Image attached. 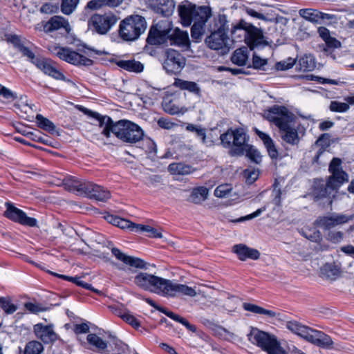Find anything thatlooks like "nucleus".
Returning a JSON list of instances; mask_svg holds the SVG:
<instances>
[{
    "label": "nucleus",
    "instance_id": "1",
    "mask_svg": "<svg viewBox=\"0 0 354 354\" xmlns=\"http://www.w3.org/2000/svg\"><path fill=\"white\" fill-rule=\"evenodd\" d=\"M353 219L354 214L333 212L327 215L318 216L314 224L326 232L325 238L327 241L337 244L344 239V234L342 231L335 228L346 224Z\"/></svg>",
    "mask_w": 354,
    "mask_h": 354
},
{
    "label": "nucleus",
    "instance_id": "2",
    "mask_svg": "<svg viewBox=\"0 0 354 354\" xmlns=\"http://www.w3.org/2000/svg\"><path fill=\"white\" fill-rule=\"evenodd\" d=\"M10 41L14 45L15 48L20 52L24 57H26L28 61L32 63L44 74L55 80L66 81L65 76L57 69L53 62L41 56H36L32 50L28 46H26L18 36H12ZM67 82H70V80H67Z\"/></svg>",
    "mask_w": 354,
    "mask_h": 354
},
{
    "label": "nucleus",
    "instance_id": "3",
    "mask_svg": "<svg viewBox=\"0 0 354 354\" xmlns=\"http://www.w3.org/2000/svg\"><path fill=\"white\" fill-rule=\"evenodd\" d=\"M342 160L334 158L331 160L328 170L331 175L328 177L327 183L317 185L314 189V195L317 198H328L334 196L342 185L348 181V174L342 169Z\"/></svg>",
    "mask_w": 354,
    "mask_h": 354
},
{
    "label": "nucleus",
    "instance_id": "4",
    "mask_svg": "<svg viewBox=\"0 0 354 354\" xmlns=\"http://www.w3.org/2000/svg\"><path fill=\"white\" fill-rule=\"evenodd\" d=\"M231 35L232 41H244L251 50L268 44L265 39L263 31L243 19H241L232 27Z\"/></svg>",
    "mask_w": 354,
    "mask_h": 354
},
{
    "label": "nucleus",
    "instance_id": "5",
    "mask_svg": "<svg viewBox=\"0 0 354 354\" xmlns=\"http://www.w3.org/2000/svg\"><path fill=\"white\" fill-rule=\"evenodd\" d=\"M64 185L65 189L69 192L99 201H106L111 198L109 191L91 182L70 178L65 181Z\"/></svg>",
    "mask_w": 354,
    "mask_h": 354
},
{
    "label": "nucleus",
    "instance_id": "6",
    "mask_svg": "<svg viewBox=\"0 0 354 354\" xmlns=\"http://www.w3.org/2000/svg\"><path fill=\"white\" fill-rule=\"evenodd\" d=\"M247 336L252 344L260 347L268 354H286L274 335L260 330L257 328H252Z\"/></svg>",
    "mask_w": 354,
    "mask_h": 354
},
{
    "label": "nucleus",
    "instance_id": "7",
    "mask_svg": "<svg viewBox=\"0 0 354 354\" xmlns=\"http://www.w3.org/2000/svg\"><path fill=\"white\" fill-rule=\"evenodd\" d=\"M147 21L145 17L133 15L120 21L119 36L124 41L137 39L146 30Z\"/></svg>",
    "mask_w": 354,
    "mask_h": 354
},
{
    "label": "nucleus",
    "instance_id": "8",
    "mask_svg": "<svg viewBox=\"0 0 354 354\" xmlns=\"http://www.w3.org/2000/svg\"><path fill=\"white\" fill-rule=\"evenodd\" d=\"M178 12L181 24L189 26L192 22L202 19H209L212 16L211 8L207 6L196 7L188 1L181 2L178 6Z\"/></svg>",
    "mask_w": 354,
    "mask_h": 354
},
{
    "label": "nucleus",
    "instance_id": "9",
    "mask_svg": "<svg viewBox=\"0 0 354 354\" xmlns=\"http://www.w3.org/2000/svg\"><path fill=\"white\" fill-rule=\"evenodd\" d=\"M221 145L225 148L234 147L231 151L232 155L242 156L248 144V136L242 128L230 129L220 136Z\"/></svg>",
    "mask_w": 354,
    "mask_h": 354
},
{
    "label": "nucleus",
    "instance_id": "10",
    "mask_svg": "<svg viewBox=\"0 0 354 354\" xmlns=\"http://www.w3.org/2000/svg\"><path fill=\"white\" fill-rule=\"evenodd\" d=\"M113 134L120 140L127 143H136L142 139L144 132L136 124L126 120L115 122Z\"/></svg>",
    "mask_w": 354,
    "mask_h": 354
},
{
    "label": "nucleus",
    "instance_id": "11",
    "mask_svg": "<svg viewBox=\"0 0 354 354\" xmlns=\"http://www.w3.org/2000/svg\"><path fill=\"white\" fill-rule=\"evenodd\" d=\"M264 118L279 129L286 128L293 120V114L283 106L274 105L264 112Z\"/></svg>",
    "mask_w": 354,
    "mask_h": 354
},
{
    "label": "nucleus",
    "instance_id": "12",
    "mask_svg": "<svg viewBox=\"0 0 354 354\" xmlns=\"http://www.w3.org/2000/svg\"><path fill=\"white\" fill-rule=\"evenodd\" d=\"M173 26L169 20H162L152 26L149 31L147 42L150 45H160L167 41Z\"/></svg>",
    "mask_w": 354,
    "mask_h": 354
},
{
    "label": "nucleus",
    "instance_id": "13",
    "mask_svg": "<svg viewBox=\"0 0 354 354\" xmlns=\"http://www.w3.org/2000/svg\"><path fill=\"white\" fill-rule=\"evenodd\" d=\"M185 58L177 50L167 49L164 54L162 67L167 74L177 75L185 67Z\"/></svg>",
    "mask_w": 354,
    "mask_h": 354
},
{
    "label": "nucleus",
    "instance_id": "14",
    "mask_svg": "<svg viewBox=\"0 0 354 354\" xmlns=\"http://www.w3.org/2000/svg\"><path fill=\"white\" fill-rule=\"evenodd\" d=\"M50 50L59 59L72 64L90 66L93 64L91 59L72 50L69 48L53 46Z\"/></svg>",
    "mask_w": 354,
    "mask_h": 354
},
{
    "label": "nucleus",
    "instance_id": "15",
    "mask_svg": "<svg viewBox=\"0 0 354 354\" xmlns=\"http://www.w3.org/2000/svg\"><path fill=\"white\" fill-rule=\"evenodd\" d=\"M117 21L113 15H94L88 22L90 30L100 35H105Z\"/></svg>",
    "mask_w": 354,
    "mask_h": 354
},
{
    "label": "nucleus",
    "instance_id": "16",
    "mask_svg": "<svg viewBox=\"0 0 354 354\" xmlns=\"http://www.w3.org/2000/svg\"><path fill=\"white\" fill-rule=\"evenodd\" d=\"M76 108L84 114L96 119L99 122L100 127L103 128L102 134L106 138H109L111 133H113V128L115 122H114L110 117L102 115L100 113L93 112L81 105H77Z\"/></svg>",
    "mask_w": 354,
    "mask_h": 354
},
{
    "label": "nucleus",
    "instance_id": "17",
    "mask_svg": "<svg viewBox=\"0 0 354 354\" xmlns=\"http://www.w3.org/2000/svg\"><path fill=\"white\" fill-rule=\"evenodd\" d=\"M6 206L7 209L4 212V215L8 218L29 227L37 225V221L35 218L28 217L24 212L17 208L10 203H6Z\"/></svg>",
    "mask_w": 354,
    "mask_h": 354
},
{
    "label": "nucleus",
    "instance_id": "18",
    "mask_svg": "<svg viewBox=\"0 0 354 354\" xmlns=\"http://www.w3.org/2000/svg\"><path fill=\"white\" fill-rule=\"evenodd\" d=\"M148 8L162 17L171 16L175 9L174 0H144Z\"/></svg>",
    "mask_w": 354,
    "mask_h": 354
},
{
    "label": "nucleus",
    "instance_id": "19",
    "mask_svg": "<svg viewBox=\"0 0 354 354\" xmlns=\"http://www.w3.org/2000/svg\"><path fill=\"white\" fill-rule=\"evenodd\" d=\"M207 46L213 50L226 53L230 50L229 37L226 33L212 32L205 39Z\"/></svg>",
    "mask_w": 354,
    "mask_h": 354
},
{
    "label": "nucleus",
    "instance_id": "20",
    "mask_svg": "<svg viewBox=\"0 0 354 354\" xmlns=\"http://www.w3.org/2000/svg\"><path fill=\"white\" fill-rule=\"evenodd\" d=\"M44 28L46 32L61 30V34L66 35L70 34L71 27L68 20L61 16L52 17L44 25Z\"/></svg>",
    "mask_w": 354,
    "mask_h": 354
},
{
    "label": "nucleus",
    "instance_id": "21",
    "mask_svg": "<svg viewBox=\"0 0 354 354\" xmlns=\"http://www.w3.org/2000/svg\"><path fill=\"white\" fill-rule=\"evenodd\" d=\"M111 252L117 259L122 261L126 265L136 268L147 269V263L140 258L128 256L116 248H112Z\"/></svg>",
    "mask_w": 354,
    "mask_h": 354
},
{
    "label": "nucleus",
    "instance_id": "22",
    "mask_svg": "<svg viewBox=\"0 0 354 354\" xmlns=\"http://www.w3.org/2000/svg\"><path fill=\"white\" fill-rule=\"evenodd\" d=\"M306 340L322 348H329L333 343L330 336L313 328H311Z\"/></svg>",
    "mask_w": 354,
    "mask_h": 354
},
{
    "label": "nucleus",
    "instance_id": "23",
    "mask_svg": "<svg viewBox=\"0 0 354 354\" xmlns=\"http://www.w3.org/2000/svg\"><path fill=\"white\" fill-rule=\"evenodd\" d=\"M232 252L238 256L241 261H245L248 259L257 260L260 257V252L257 249L249 248L244 244L234 245Z\"/></svg>",
    "mask_w": 354,
    "mask_h": 354
},
{
    "label": "nucleus",
    "instance_id": "24",
    "mask_svg": "<svg viewBox=\"0 0 354 354\" xmlns=\"http://www.w3.org/2000/svg\"><path fill=\"white\" fill-rule=\"evenodd\" d=\"M34 331L37 337L45 344L51 343L57 339V335L49 326L37 324L34 326Z\"/></svg>",
    "mask_w": 354,
    "mask_h": 354
},
{
    "label": "nucleus",
    "instance_id": "25",
    "mask_svg": "<svg viewBox=\"0 0 354 354\" xmlns=\"http://www.w3.org/2000/svg\"><path fill=\"white\" fill-rule=\"evenodd\" d=\"M168 39L171 45H176L179 47L188 48L190 46V41L187 31H183L178 28L173 30L171 33L169 34Z\"/></svg>",
    "mask_w": 354,
    "mask_h": 354
},
{
    "label": "nucleus",
    "instance_id": "26",
    "mask_svg": "<svg viewBox=\"0 0 354 354\" xmlns=\"http://www.w3.org/2000/svg\"><path fill=\"white\" fill-rule=\"evenodd\" d=\"M171 284V280L156 276L149 291L158 295L169 296Z\"/></svg>",
    "mask_w": 354,
    "mask_h": 354
},
{
    "label": "nucleus",
    "instance_id": "27",
    "mask_svg": "<svg viewBox=\"0 0 354 354\" xmlns=\"http://www.w3.org/2000/svg\"><path fill=\"white\" fill-rule=\"evenodd\" d=\"M229 30L228 21L225 15H218L214 17L209 25V30L212 32L227 33Z\"/></svg>",
    "mask_w": 354,
    "mask_h": 354
},
{
    "label": "nucleus",
    "instance_id": "28",
    "mask_svg": "<svg viewBox=\"0 0 354 354\" xmlns=\"http://www.w3.org/2000/svg\"><path fill=\"white\" fill-rule=\"evenodd\" d=\"M254 132L259 136V138L262 140L265 147L266 148L269 156L271 158L274 159L278 156V151L275 147L274 142L272 139L270 137V136L258 129H254Z\"/></svg>",
    "mask_w": 354,
    "mask_h": 354
},
{
    "label": "nucleus",
    "instance_id": "29",
    "mask_svg": "<svg viewBox=\"0 0 354 354\" xmlns=\"http://www.w3.org/2000/svg\"><path fill=\"white\" fill-rule=\"evenodd\" d=\"M185 129L187 131L195 133V135L201 140L202 143L205 145L211 147L214 145L213 140L207 136L206 129L201 125L187 124Z\"/></svg>",
    "mask_w": 354,
    "mask_h": 354
},
{
    "label": "nucleus",
    "instance_id": "30",
    "mask_svg": "<svg viewBox=\"0 0 354 354\" xmlns=\"http://www.w3.org/2000/svg\"><path fill=\"white\" fill-rule=\"evenodd\" d=\"M156 275L147 272H140L134 278L135 284L140 288L149 291Z\"/></svg>",
    "mask_w": 354,
    "mask_h": 354
},
{
    "label": "nucleus",
    "instance_id": "31",
    "mask_svg": "<svg viewBox=\"0 0 354 354\" xmlns=\"http://www.w3.org/2000/svg\"><path fill=\"white\" fill-rule=\"evenodd\" d=\"M178 293L191 297L196 295V292L194 288L186 285L176 283L171 281L169 296L175 297Z\"/></svg>",
    "mask_w": 354,
    "mask_h": 354
},
{
    "label": "nucleus",
    "instance_id": "32",
    "mask_svg": "<svg viewBox=\"0 0 354 354\" xmlns=\"http://www.w3.org/2000/svg\"><path fill=\"white\" fill-rule=\"evenodd\" d=\"M286 326L288 330L301 337L306 340L307 339L311 330V328L302 325L297 321L287 322Z\"/></svg>",
    "mask_w": 354,
    "mask_h": 354
},
{
    "label": "nucleus",
    "instance_id": "33",
    "mask_svg": "<svg viewBox=\"0 0 354 354\" xmlns=\"http://www.w3.org/2000/svg\"><path fill=\"white\" fill-rule=\"evenodd\" d=\"M279 130L283 141L292 145L298 143L299 136L297 131L292 127L290 124H287L286 128H281Z\"/></svg>",
    "mask_w": 354,
    "mask_h": 354
},
{
    "label": "nucleus",
    "instance_id": "34",
    "mask_svg": "<svg viewBox=\"0 0 354 354\" xmlns=\"http://www.w3.org/2000/svg\"><path fill=\"white\" fill-rule=\"evenodd\" d=\"M116 64L120 68L133 73H140L144 68L141 62L134 59L119 60L116 62Z\"/></svg>",
    "mask_w": 354,
    "mask_h": 354
},
{
    "label": "nucleus",
    "instance_id": "35",
    "mask_svg": "<svg viewBox=\"0 0 354 354\" xmlns=\"http://www.w3.org/2000/svg\"><path fill=\"white\" fill-rule=\"evenodd\" d=\"M86 340L93 347V351L105 353L106 348H108V344L95 333L88 334Z\"/></svg>",
    "mask_w": 354,
    "mask_h": 354
},
{
    "label": "nucleus",
    "instance_id": "36",
    "mask_svg": "<svg viewBox=\"0 0 354 354\" xmlns=\"http://www.w3.org/2000/svg\"><path fill=\"white\" fill-rule=\"evenodd\" d=\"M248 59V50L246 47H242L236 49L231 57L232 62L239 66H245Z\"/></svg>",
    "mask_w": 354,
    "mask_h": 354
},
{
    "label": "nucleus",
    "instance_id": "37",
    "mask_svg": "<svg viewBox=\"0 0 354 354\" xmlns=\"http://www.w3.org/2000/svg\"><path fill=\"white\" fill-rule=\"evenodd\" d=\"M297 67L300 71H312L316 67L315 59L311 55H305L299 59Z\"/></svg>",
    "mask_w": 354,
    "mask_h": 354
},
{
    "label": "nucleus",
    "instance_id": "38",
    "mask_svg": "<svg viewBox=\"0 0 354 354\" xmlns=\"http://www.w3.org/2000/svg\"><path fill=\"white\" fill-rule=\"evenodd\" d=\"M160 311L163 313L165 315H166L167 317H170L173 320L180 323L183 326H185L189 330L196 333V327L194 325L191 324L187 319L183 318V317L174 313L171 311H169L165 308H160Z\"/></svg>",
    "mask_w": 354,
    "mask_h": 354
},
{
    "label": "nucleus",
    "instance_id": "39",
    "mask_svg": "<svg viewBox=\"0 0 354 354\" xmlns=\"http://www.w3.org/2000/svg\"><path fill=\"white\" fill-rule=\"evenodd\" d=\"M127 348V345L118 339H114L112 344L108 345L106 348L105 354H124Z\"/></svg>",
    "mask_w": 354,
    "mask_h": 354
},
{
    "label": "nucleus",
    "instance_id": "40",
    "mask_svg": "<svg viewBox=\"0 0 354 354\" xmlns=\"http://www.w3.org/2000/svg\"><path fill=\"white\" fill-rule=\"evenodd\" d=\"M243 307L245 310L252 312L255 314L264 315L270 317L276 316V313L272 310L265 309L261 306L250 303H244Z\"/></svg>",
    "mask_w": 354,
    "mask_h": 354
},
{
    "label": "nucleus",
    "instance_id": "41",
    "mask_svg": "<svg viewBox=\"0 0 354 354\" xmlns=\"http://www.w3.org/2000/svg\"><path fill=\"white\" fill-rule=\"evenodd\" d=\"M209 190L205 187L194 189L190 196V200L194 203H201L207 199Z\"/></svg>",
    "mask_w": 354,
    "mask_h": 354
},
{
    "label": "nucleus",
    "instance_id": "42",
    "mask_svg": "<svg viewBox=\"0 0 354 354\" xmlns=\"http://www.w3.org/2000/svg\"><path fill=\"white\" fill-rule=\"evenodd\" d=\"M168 170L172 174L187 175L193 171L192 168L181 162L171 163L168 167Z\"/></svg>",
    "mask_w": 354,
    "mask_h": 354
},
{
    "label": "nucleus",
    "instance_id": "43",
    "mask_svg": "<svg viewBox=\"0 0 354 354\" xmlns=\"http://www.w3.org/2000/svg\"><path fill=\"white\" fill-rule=\"evenodd\" d=\"M36 121L37 126L39 128L50 133H54L56 131L55 125L48 118H44L42 115L37 114L36 115Z\"/></svg>",
    "mask_w": 354,
    "mask_h": 354
},
{
    "label": "nucleus",
    "instance_id": "44",
    "mask_svg": "<svg viewBox=\"0 0 354 354\" xmlns=\"http://www.w3.org/2000/svg\"><path fill=\"white\" fill-rule=\"evenodd\" d=\"M175 84L178 87H179L182 90H187L197 95H199L201 93L200 87L194 82L178 80V81L176 82Z\"/></svg>",
    "mask_w": 354,
    "mask_h": 354
},
{
    "label": "nucleus",
    "instance_id": "45",
    "mask_svg": "<svg viewBox=\"0 0 354 354\" xmlns=\"http://www.w3.org/2000/svg\"><path fill=\"white\" fill-rule=\"evenodd\" d=\"M208 19H202L195 21L191 28V35L194 39H200L204 32L203 26L207 21Z\"/></svg>",
    "mask_w": 354,
    "mask_h": 354
},
{
    "label": "nucleus",
    "instance_id": "46",
    "mask_svg": "<svg viewBox=\"0 0 354 354\" xmlns=\"http://www.w3.org/2000/svg\"><path fill=\"white\" fill-rule=\"evenodd\" d=\"M318 10L312 8H303L299 10V15L313 24L319 23Z\"/></svg>",
    "mask_w": 354,
    "mask_h": 354
},
{
    "label": "nucleus",
    "instance_id": "47",
    "mask_svg": "<svg viewBox=\"0 0 354 354\" xmlns=\"http://www.w3.org/2000/svg\"><path fill=\"white\" fill-rule=\"evenodd\" d=\"M162 107L164 111L170 115L183 113L185 112V109L183 107H180L174 100L165 101L162 103Z\"/></svg>",
    "mask_w": 354,
    "mask_h": 354
},
{
    "label": "nucleus",
    "instance_id": "48",
    "mask_svg": "<svg viewBox=\"0 0 354 354\" xmlns=\"http://www.w3.org/2000/svg\"><path fill=\"white\" fill-rule=\"evenodd\" d=\"M244 153L252 162L256 164H259L261 162L262 156L260 152L254 148L252 145H246L244 149Z\"/></svg>",
    "mask_w": 354,
    "mask_h": 354
},
{
    "label": "nucleus",
    "instance_id": "49",
    "mask_svg": "<svg viewBox=\"0 0 354 354\" xmlns=\"http://www.w3.org/2000/svg\"><path fill=\"white\" fill-rule=\"evenodd\" d=\"M44 351L43 345L37 341L29 342L24 349V354H41Z\"/></svg>",
    "mask_w": 354,
    "mask_h": 354
},
{
    "label": "nucleus",
    "instance_id": "50",
    "mask_svg": "<svg viewBox=\"0 0 354 354\" xmlns=\"http://www.w3.org/2000/svg\"><path fill=\"white\" fill-rule=\"evenodd\" d=\"M136 227V232H146L148 236L151 238H162V233L158 232L156 228L149 225L138 224Z\"/></svg>",
    "mask_w": 354,
    "mask_h": 354
},
{
    "label": "nucleus",
    "instance_id": "51",
    "mask_svg": "<svg viewBox=\"0 0 354 354\" xmlns=\"http://www.w3.org/2000/svg\"><path fill=\"white\" fill-rule=\"evenodd\" d=\"M79 0H62L61 11L64 15H71L76 8Z\"/></svg>",
    "mask_w": 354,
    "mask_h": 354
},
{
    "label": "nucleus",
    "instance_id": "52",
    "mask_svg": "<svg viewBox=\"0 0 354 354\" xmlns=\"http://www.w3.org/2000/svg\"><path fill=\"white\" fill-rule=\"evenodd\" d=\"M17 95L5 86H0V100L3 102H10L17 99Z\"/></svg>",
    "mask_w": 354,
    "mask_h": 354
},
{
    "label": "nucleus",
    "instance_id": "53",
    "mask_svg": "<svg viewBox=\"0 0 354 354\" xmlns=\"http://www.w3.org/2000/svg\"><path fill=\"white\" fill-rule=\"evenodd\" d=\"M0 306L6 314H12L17 309V306L10 302V299L4 297H0Z\"/></svg>",
    "mask_w": 354,
    "mask_h": 354
},
{
    "label": "nucleus",
    "instance_id": "54",
    "mask_svg": "<svg viewBox=\"0 0 354 354\" xmlns=\"http://www.w3.org/2000/svg\"><path fill=\"white\" fill-rule=\"evenodd\" d=\"M349 105L346 102H340L338 101H332L330 104L329 109L333 112L344 113L348 111Z\"/></svg>",
    "mask_w": 354,
    "mask_h": 354
},
{
    "label": "nucleus",
    "instance_id": "55",
    "mask_svg": "<svg viewBox=\"0 0 354 354\" xmlns=\"http://www.w3.org/2000/svg\"><path fill=\"white\" fill-rule=\"evenodd\" d=\"M321 274L328 279H333L337 274V270L330 264H325L321 268Z\"/></svg>",
    "mask_w": 354,
    "mask_h": 354
},
{
    "label": "nucleus",
    "instance_id": "56",
    "mask_svg": "<svg viewBox=\"0 0 354 354\" xmlns=\"http://www.w3.org/2000/svg\"><path fill=\"white\" fill-rule=\"evenodd\" d=\"M243 176L248 183L252 184L258 178L259 171L255 169H246L243 171Z\"/></svg>",
    "mask_w": 354,
    "mask_h": 354
},
{
    "label": "nucleus",
    "instance_id": "57",
    "mask_svg": "<svg viewBox=\"0 0 354 354\" xmlns=\"http://www.w3.org/2000/svg\"><path fill=\"white\" fill-rule=\"evenodd\" d=\"M232 187L230 185H221L215 189L214 195L218 198H224L230 193Z\"/></svg>",
    "mask_w": 354,
    "mask_h": 354
},
{
    "label": "nucleus",
    "instance_id": "58",
    "mask_svg": "<svg viewBox=\"0 0 354 354\" xmlns=\"http://www.w3.org/2000/svg\"><path fill=\"white\" fill-rule=\"evenodd\" d=\"M69 281L74 283L77 286L82 287L85 289L91 290L95 292H97V293L99 292V291L97 289L93 288L91 284L85 283L83 281H82L81 277H71Z\"/></svg>",
    "mask_w": 354,
    "mask_h": 354
},
{
    "label": "nucleus",
    "instance_id": "59",
    "mask_svg": "<svg viewBox=\"0 0 354 354\" xmlns=\"http://www.w3.org/2000/svg\"><path fill=\"white\" fill-rule=\"evenodd\" d=\"M295 64V59L291 57L286 60L277 63L276 68L280 71H285L291 68Z\"/></svg>",
    "mask_w": 354,
    "mask_h": 354
},
{
    "label": "nucleus",
    "instance_id": "60",
    "mask_svg": "<svg viewBox=\"0 0 354 354\" xmlns=\"http://www.w3.org/2000/svg\"><path fill=\"white\" fill-rule=\"evenodd\" d=\"M15 107L18 113L20 112L28 114L32 112V107L26 101L21 100L20 102L16 103Z\"/></svg>",
    "mask_w": 354,
    "mask_h": 354
},
{
    "label": "nucleus",
    "instance_id": "61",
    "mask_svg": "<svg viewBox=\"0 0 354 354\" xmlns=\"http://www.w3.org/2000/svg\"><path fill=\"white\" fill-rule=\"evenodd\" d=\"M120 317L134 328H138L140 326L138 321L127 312H124L122 315H120Z\"/></svg>",
    "mask_w": 354,
    "mask_h": 354
},
{
    "label": "nucleus",
    "instance_id": "62",
    "mask_svg": "<svg viewBox=\"0 0 354 354\" xmlns=\"http://www.w3.org/2000/svg\"><path fill=\"white\" fill-rule=\"evenodd\" d=\"M138 224L131 222L129 220H126L120 218L118 227L121 229H130L131 231L136 232V227Z\"/></svg>",
    "mask_w": 354,
    "mask_h": 354
},
{
    "label": "nucleus",
    "instance_id": "63",
    "mask_svg": "<svg viewBox=\"0 0 354 354\" xmlns=\"http://www.w3.org/2000/svg\"><path fill=\"white\" fill-rule=\"evenodd\" d=\"M267 64V59H262L257 55H254L252 57V65L254 68L262 69Z\"/></svg>",
    "mask_w": 354,
    "mask_h": 354
},
{
    "label": "nucleus",
    "instance_id": "64",
    "mask_svg": "<svg viewBox=\"0 0 354 354\" xmlns=\"http://www.w3.org/2000/svg\"><path fill=\"white\" fill-rule=\"evenodd\" d=\"M306 237L311 241L319 242L322 240V235L318 230H309L305 234Z\"/></svg>",
    "mask_w": 354,
    "mask_h": 354
}]
</instances>
